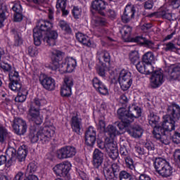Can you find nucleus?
<instances>
[{"label":"nucleus","instance_id":"46","mask_svg":"<svg viewBox=\"0 0 180 180\" xmlns=\"http://www.w3.org/2000/svg\"><path fill=\"white\" fill-rule=\"evenodd\" d=\"M8 130L6 128L0 124V143H4L6 140Z\"/></svg>","mask_w":180,"mask_h":180},{"label":"nucleus","instance_id":"28","mask_svg":"<svg viewBox=\"0 0 180 180\" xmlns=\"http://www.w3.org/2000/svg\"><path fill=\"white\" fill-rule=\"evenodd\" d=\"M65 61L66 63L68 72H72L75 70V67H77V60L72 58H66Z\"/></svg>","mask_w":180,"mask_h":180},{"label":"nucleus","instance_id":"57","mask_svg":"<svg viewBox=\"0 0 180 180\" xmlns=\"http://www.w3.org/2000/svg\"><path fill=\"white\" fill-rule=\"evenodd\" d=\"M6 153L11 158H15V157L18 156L16 155V150L13 148H9Z\"/></svg>","mask_w":180,"mask_h":180},{"label":"nucleus","instance_id":"31","mask_svg":"<svg viewBox=\"0 0 180 180\" xmlns=\"http://www.w3.org/2000/svg\"><path fill=\"white\" fill-rule=\"evenodd\" d=\"M20 81L15 82H10L8 84V88L11 91L14 92H19L20 90L25 89V87L22 86V84L20 82Z\"/></svg>","mask_w":180,"mask_h":180},{"label":"nucleus","instance_id":"20","mask_svg":"<svg viewBox=\"0 0 180 180\" xmlns=\"http://www.w3.org/2000/svg\"><path fill=\"white\" fill-rule=\"evenodd\" d=\"M97 58L101 65L105 67V63H103V61L104 63H108V64L110 63V53L107 51H98L97 52Z\"/></svg>","mask_w":180,"mask_h":180},{"label":"nucleus","instance_id":"62","mask_svg":"<svg viewBox=\"0 0 180 180\" xmlns=\"http://www.w3.org/2000/svg\"><path fill=\"white\" fill-rule=\"evenodd\" d=\"M106 15L110 18V19H115L116 18V12L115 10L109 9L106 12Z\"/></svg>","mask_w":180,"mask_h":180},{"label":"nucleus","instance_id":"43","mask_svg":"<svg viewBox=\"0 0 180 180\" xmlns=\"http://www.w3.org/2000/svg\"><path fill=\"white\" fill-rule=\"evenodd\" d=\"M8 14V11L5 8H0V27H3L4 22L6 20V15Z\"/></svg>","mask_w":180,"mask_h":180},{"label":"nucleus","instance_id":"16","mask_svg":"<svg viewBox=\"0 0 180 180\" xmlns=\"http://www.w3.org/2000/svg\"><path fill=\"white\" fill-rule=\"evenodd\" d=\"M96 141V129L94 127H89L85 134V142L86 146L92 147Z\"/></svg>","mask_w":180,"mask_h":180},{"label":"nucleus","instance_id":"34","mask_svg":"<svg viewBox=\"0 0 180 180\" xmlns=\"http://www.w3.org/2000/svg\"><path fill=\"white\" fill-rule=\"evenodd\" d=\"M59 26L62 29V30H64L65 32L67 34H71L72 33V30H71V27H70V25L67 23L65 20H60L59 22Z\"/></svg>","mask_w":180,"mask_h":180},{"label":"nucleus","instance_id":"58","mask_svg":"<svg viewBox=\"0 0 180 180\" xmlns=\"http://www.w3.org/2000/svg\"><path fill=\"white\" fill-rule=\"evenodd\" d=\"M1 68L4 71H6L7 72H11L13 68H12V66L8 63H3L1 64Z\"/></svg>","mask_w":180,"mask_h":180},{"label":"nucleus","instance_id":"55","mask_svg":"<svg viewBox=\"0 0 180 180\" xmlns=\"http://www.w3.org/2000/svg\"><path fill=\"white\" fill-rule=\"evenodd\" d=\"M28 54L31 57H34L35 56H37L39 54V52L37 51V47L30 46L28 48Z\"/></svg>","mask_w":180,"mask_h":180},{"label":"nucleus","instance_id":"48","mask_svg":"<svg viewBox=\"0 0 180 180\" xmlns=\"http://www.w3.org/2000/svg\"><path fill=\"white\" fill-rule=\"evenodd\" d=\"M96 91L97 92H99L101 95H108V88L103 83H101V84L99 85L98 88L96 89Z\"/></svg>","mask_w":180,"mask_h":180},{"label":"nucleus","instance_id":"50","mask_svg":"<svg viewBox=\"0 0 180 180\" xmlns=\"http://www.w3.org/2000/svg\"><path fill=\"white\" fill-rule=\"evenodd\" d=\"M36 171H37V165H36V163L31 162L27 165V172H28V174H33V172H36Z\"/></svg>","mask_w":180,"mask_h":180},{"label":"nucleus","instance_id":"4","mask_svg":"<svg viewBox=\"0 0 180 180\" xmlns=\"http://www.w3.org/2000/svg\"><path fill=\"white\" fill-rule=\"evenodd\" d=\"M117 116L124 123H133L134 119L141 116V108L136 105H131L129 107L128 111L124 108H119Z\"/></svg>","mask_w":180,"mask_h":180},{"label":"nucleus","instance_id":"45","mask_svg":"<svg viewBox=\"0 0 180 180\" xmlns=\"http://www.w3.org/2000/svg\"><path fill=\"white\" fill-rule=\"evenodd\" d=\"M64 167L61 166V163L56 165L53 168V172L57 175L58 176H65L64 175V172H63Z\"/></svg>","mask_w":180,"mask_h":180},{"label":"nucleus","instance_id":"51","mask_svg":"<svg viewBox=\"0 0 180 180\" xmlns=\"http://www.w3.org/2000/svg\"><path fill=\"white\" fill-rule=\"evenodd\" d=\"M105 150L107 153H110V151H113V150H117V146L113 142H109L108 143H105Z\"/></svg>","mask_w":180,"mask_h":180},{"label":"nucleus","instance_id":"33","mask_svg":"<svg viewBox=\"0 0 180 180\" xmlns=\"http://www.w3.org/2000/svg\"><path fill=\"white\" fill-rule=\"evenodd\" d=\"M142 61L145 63V64H151L154 61V53L153 52H146L142 58Z\"/></svg>","mask_w":180,"mask_h":180},{"label":"nucleus","instance_id":"47","mask_svg":"<svg viewBox=\"0 0 180 180\" xmlns=\"http://www.w3.org/2000/svg\"><path fill=\"white\" fill-rule=\"evenodd\" d=\"M154 66L151 63H146L145 65V72L143 74H146V75H149V74H154L155 71H154Z\"/></svg>","mask_w":180,"mask_h":180},{"label":"nucleus","instance_id":"18","mask_svg":"<svg viewBox=\"0 0 180 180\" xmlns=\"http://www.w3.org/2000/svg\"><path fill=\"white\" fill-rule=\"evenodd\" d=\"M106 6H108V2L103 0H94L91 2V8L97 11L102 16L105 15L103 11L106 9Z\"/></svg>","mask_w":180,"mask_h":180},{"label":"nucleus","instance_id":"53","mask_svg":"<svg viewBox=\"0 0 180 180\" xmlns=\"http://www.w3.org/2000/svg\"><path fill=\"white\" fill-rule=\"evenodd\" d=\"M169 5L173 9H178L180 6V0H169Z\"/></svg>","mask_w":180,"mask_h":180},{"label":"nucleus","instance_id":"25","mask_svg":"<svg viewBox=\"0 0 180 180\" xmlns=\"http://www.w3.org/2000/svg\"><path fill=\"white\" fill-rule=\"evenodd\" d=\"M143 128L139 125H136L132 127L130 130L128 131L129 134L131 136V137H134L135 139H139L143 136Z\"/></svg>","mask_w":180,"mask_h":180},{"label":"nucleus","instance_id":"49","mask_svg":"<svg viewBox=\"0 0 180 180\" xmlns=\"http://www.w3.org/2000/svg\"><path fill=\"white\" fill-rule=\"evenodd\" d=\"M138 63L136 65V70L139 71V72H141V74H144L146 72V65L144 64V62H137Z\"/></svg>","mask_w":180,"mask_h":180},{"label":"nucleus","instance_id":"6","mask_svg":"<svg viewBox=\"0 0 180 180\" xmlns=\"http://www.w3.org/2000/svg\"><path fill=\"white\" fill-rule=\"evenodd\" d=\"M120 33L122 34V37L124 41H136V43H142V44H145L149 49H154V42L150 41L143 37H136L134 39L131 38V27L129 25L124 26L120 30Z\"/></svg>","mask_w":180,"mask_h":180},{"label":"nucleus","instance_id":"9","mask_svg":"<svg viewBox=\"0 0 180 180\" xmlns=\"http://www.w3.org/2000/svg\"><path fill=\"white\" fill-rule=\"evenodd\" d=\"M13 128L18 136H23L27 131V124L26 121L22 118H15L13 120Z\"/></svg>","mask_w":180,"mask_h":180},{"label":"nucleus","instance_id":"5","mask_svg":"<svg viewBox=\"0 0 180 180\" xmlns=\"http://www.w3.org/2000/svg\"><path fill=\"white\" fill-rule=\"evenodd\" d=\"M148 120L149 122V124L153 127V135L156 140H158L159 143H161V144L168 146V144H169V139H168V136H167V135H161V134H160V130H162V128L158 126L160 117L157 115V113L150 112L148 117Z\"/></svg>","mask_w":180,"mask_h":180},{"label":"nucleus","instance_id":"41","mask_svg":"<svg viewBox=\"0 0 180 180\" xmlns=\"http://www.w3.org/2000/svg\"><path fill=\"white\" fill-rule=\"evenodd\" d=\"M60 164L61 166L63 167V169H62V172H63V175H65V176H67V175H68L71 169V163L68 161H65Z\"/></svg>","mask_w":180,"mask_h":180},{"label":"nucleus","instance_id":"27","mask_svg":"<svg viewBox=\"0 0 180 180\" xmlns=\"http://www.w3.org/2000/svg\"><path fill=\"white\" fill-rule=\"evenodd\" d=\"M26 155H27V149H26V146H20L17 152V160L20 162H22L26 159Z\"/></svg>","mask_w":180,"mask_h":180},{"label":"nucleus","instance_id":"59","mask_svg":"<svg viewBox=\"0 0 180 180\" xmlns=\"http://www.w3.org/2000/svg\"><path fill=\"white\" fill-rule=\"evenodd\" d=\"M13 11L15 13H22V6L20 5V3H16L13 5V8H12Z\"/></svg>","mask_w":180,"mask_h":180},{"label":"nucleus","instance_id":"7","mask_svg":"<svg viewBox=\"0 0 180 180\" xmlns=\"http://www.w3.org/2000/svg\"><path fill=\"white\" fill-rule=\"evenodd\" d=\"M118 81L120 84L121 89H122V91H127V89L131 86V84H133L131 73L130 72H127V70H121Z\"/></svg>","mask_w":180,"mask_h":180},{"label":"nucleus","instance_id":"64","mask_svg":"<svg viewBox=\"0 0 180 180\" xmlns=\"http://www.w3.org/2000/svg\"><path fill=\"white\" fill-rule=\"evenodd\" d=\"M120 153L121 155L124 157V158L125 157H129V152L127 151V148H126V146L121 147L120 149Z\"/></svg>","mask_w":180,"mask_h":180},{"label":"nucleus","instance_id":"15","mask_svg":"<svg viewBox=\"0 0 180 180\" xmlns=\"http://www.w3.org/2000/svg\"><path fill=\"white\" fill-rule=\"evenodd\" d=\"M39 82L44 89L54 91L56 89V80L50 77L43 76L39 77Z\"/></svg>","mask_w":180,"mask_h":180},{"label":"nucleus","instance_id":"21","mask_svg":"<svg viewBox=\"0 0 180 180\" xmlns=\"http://www.w3.org/2000/svg\"><path fill=\"white\" fill-rule=\"evenodd\" d=\"M71 126L75 133L81 134V129H82V120L81 118L78 117V116L72 117Z\"/></svg>","mask_w":180,"mask_h":180},{"label":"nucleus","instance_id":"40","mask_svg":"<svg viewBox=\"0 0 180 180\" xmlns=\"http://www.w3.org/2000/svg\"><path fill=\"white\" fill-rule=\"evenodd\" d=\"M9 79L11 82L20 81V77L19 72H16L15 69H13L8 74Z\"/></svg>","mask_w":180,"mask_h":180},{"label":"nucleus","instance_id":"60","mask_svg":"<svg viewBox=\"0 0 180 180\" xmlns=\"http://www.w3.org/2000/svg\"><path fill=\"white\" fill-rule=\"evenodd\" d=\"M72 14L75 19H79V17L81 16V9H79L78 7H74Z\"/></svg>","mask_w":180,"mask_h":180},{"label":"nucleus","instance_id":"32","mask_svg":"<svg viewBox=\"0 0 180 180\" xmlns=\"http://www.w3.org/2000/svg\"><path fill=\"white\" fill-rule=\"evenodd\" d=\"M105 131V133H108L111 139H113V137H116V136L119 134V131H117V129H116V127L113 125H108L105 129V131Z\"/></svg>","mask_w":180,"mask_h":180},{"label":"nucleus","instance_id":"26","mask_svg":"<svg viewBox=\"0 0 180 180\" xmlns=\"http://www.w3.org/2000/svg\"><path fill=\"white\" fill-rule=\"evenodd\" d=\"M169 162L162 158H157L155 160L154 165L157 172H160Z\"/></svg>","mask_w":180,"mask_h":180},{"label":"nucleus","instance_id":"38","mask_svg":"<svg viewBox=\"0 0 180 180\" xmlns=\"http://www.w3.org/2000/svg\"><path fill=\"white\" fill-rule=\"evenodd\" d=\"M103 172L106 180H114L113 175H115V174L112 172L110 167H104Z\"/></svg>","mask_w":180,"mask_h":180},{"label":"nucleus","instance_id":"24","mask_svg":"<svg viewBox=\"0 0 180 180\" xmlns=\"http://www.w3.org/2000/svg\"><path fill=\"white\" fill-rule=\"evenodd\" d=\"M18 95L15 98V101L18 102V103H23L25 101H26L27 98V95H29V91L27 89L24 88L18 91Z\"/></svg>","mask_w":180,"mask_h":180},{"label":"nucleus","instance_id":"14","mask_svg":"<svg viewBox=\"0 0 180 180\" xmlns=\"http://www.w3.org/2000/svg\"><path fill=\"white\" fill-rule=\"evenodd\" d=\"M177 121L168 117V116L163 117V123L162 124V130H160V133H164V131H172L175 130V123Z\"/></svg>","mask_w":180,"mask_h":180},{"label":"nucleus","instance_id":"11","mask_svg":"<svg viewBox=\"0 0 180 180\" xmlns=\"http://www.w3.org/2000/svg\"><path fill=\"white\" fill-rule=\"evenodd\" d=\"M167 117L176 120L178 122L180 119V106L179 105L173 103L171 105L167 106Z\"/></svg>","mask_w":180,"mask_h":180},{"label":"nucleus","instance_id":"44","mask_svg":"<svg viewBox=\"0 0 180 180\" xmlns=\"http://www.w3.org/2000/svg\"><path fill=\"white\" fill-rule=\"evenodd\" d=\"M124 160L125 161L126 167L129 169L133 170L136 169V166L134 165V161L130 156L124 158Z\"/></svg>","mask_w":180,"mask_h":180},{"label":"nucleus","instance_id":"19","mask_svg":"<svg viewBox=\"0 0 180 180\" xmlns=\"http://www.w3.org/2000/svg\"><path fill=\"white\" fill-rule=\"evenodd\" d=\"M103 162V153L98 149H95L93 154V165L96 169H99Z\"/></svg>","mask_w":180,"mask_h":180},{"label":"nucleus","instance_id":"3","mask_svg":"<svg viewBox=\"0 0 180 180\" xmlns=\"http://www.w3.org/2000/svg\"><path fill=\"white\" fill-rule=\"evenodd\" d=\"M46 101L44 99L34 98L31 103L28 110L27 117L30 122H33L35 124H41L43 123V115L40 114V106L46 105Z\"/></svg>","mask_w":180,"mask_h":180},{"label":"nucleus","instance_id":"8","mask_svg":"<svg viewBox=\"0 0 180 180\" xmlns=\"http://www.w3.org/2000/svg\"><path fill=\"white\" fill-rule=\"evenodd\" d=\"M56 154L59 160L72 158L77 154V149L75 147L68 146L58 150Z\"/></svg>","mask_w":180,"mask_h":180},{"label":"nucleus","instance_id":"54","mask_svg":"<svg viewBox=\"0 0 180 180\" xmlns=\"http://www.w3.org/2000/svg\"><path fill=\"white\" fill-rule=\"evenodd\" d=\"M96 26H105L106 20L101 18H96L94 20Z\"/></svg>","mask_w":180,"mask_h":180},{"label":"nucleus","instance_id":"37","mask_svg":"<svg viewBox=\"0 0 180 180\" xmlns=\"http://www.w3.org/2000/svg\"><path fill=\"white\" fill-rule=\"evenodd\" d=\"M129 60L132 64H136L140 61V55H139V51H132L129 53Z\"/></svg>","mask_w":180,"mask_h":180},{"label":"nucleus","instance_id":"30","mask_svg":"<svg viewBox=\"0 0 180 180\" xmlns=\"http://www.w3.org/2000/svg\"><path fill=\"white\" fill-rule=\"evenodd\" d=\"M120 180H137L136 176L127 172L126 170H122L119 174Z\"/></svg>","mask_w":180,"mask_h":180},{"label":"nucleus","instance_id":"23","mask_svg":"<svg viewBox=\"0 0 180 180\" xmlns=\"http://www.w3.org/2000/svg\"><path fill=\"white\" fill-rule=\"evenodd\" d=\"M76 39L84 46H86V47H92V43H91V39H89L88 36L81 32H78L76 34Z\"/></svg>","mask_w":180,"mask_h":180},{"label":"nucleus","instance_id":"36","mask_svg":"<svg viewBox=\"0 0 180 180\" xmlns=\"http://www.w3.org/2000/svg\"><path fill=\"white\" fill-rule=\"evenodd\" d=\"M170 76L173 79H179L180 81V64L173 68Z\"/></svg>","mask_w":180,"mask_h":180},{"label":"nucleus","instance_id":"10","mask_svg":"<svg viewBox=\"0 0 180 180\" xmlns=\"http://www.w3.org/2000/svg\"><path fill=\"white\" fill-rule=\"evenodd\" d=\"M164 84V73L162 70H155L150 77V86L152 88H160Z\"/></svg>","mask_w":180,"mask_h":180},{"label":"nucleus","instance_id":"39","mask_svg":"<svg viewBox=\"0 0 180 180\" xmlns=\"http://www.w3.org/2000/svg\"><path fill=\"white\" fill-rule=\"evenodd\" d=\"M165 51H170L171 53L178 51L180 50V48H177L176 46L172 42H168L165 44V47L163 48Z\"/></svg>","mask_w":180,"mask_h":180},{"label":"nucleus","instance_id":"35","mask_svg":"<svg viewBox=\"0 0 180 180\" xmlns=\"http://www.w3.org/2000/svg\"><path fill=\"white\" fill-rule=\"evenodd\" d=\"M63 54L64 53L58 50H54L53 51H52L53 63H58V61L63 60Z\"/></svg>","mask_w":180,"mask_h":180},{"label":"nucleus","instance_id":"1","mask_svg":"<svg viewBox=\"0 0 180 180\" xmlns=\"http://www.w3.org/2000/svg\"><path fill=\"white\" fill-rule=\"evenodd\" d=\"M53 23L50 21H40L38 25L33 30L34 43L35 46H40L41 40L47 43L49 46H54L56 40L58 37L57 31L51 30Z\"/></svg>","mask_w":180,"mask_h":180},{"label":"nucleus","instance_id":"17","mask_svg":"<svg viewBox=\"0 0 180 180\" xmlns=\"http://www.w3.org/2000/svg\"><path fill=\"white\" fill-rule=\"evenodd\" d=\"M148 18H154V16L162 18L163 19H167V20H174V15L171 11L168 8H162L160 11L152 13L148 15Z\"/></svg>","mask_w":180,"mask_h":180},{"label":"nucleus","instance_id":"22","mask_svg":"<svg viewBox=\"0 0 180 180\" xmlns=\"http://www.w3.org/2000/svg\"><path fill=\"white\" fill-rule=\"evenodd\" d=\"M51 68L53 71H58L60 74H65V72H68L65 59L60 64H59L58 62H53Z\"/></svg>","mask_w":180,"mask_h":180},{"label":"nucleus","instance_id":"29","mask_svg":"<svg viewBox=\"0 0 180 180\" xmlns=\"http://www.w3.org/2000/svg\"><path fill=\"white\" fill-rule=\"evenodd\" d=\"M173 172H174L172 171V167H171V165H169V163H167L164 169L160 170V172L158 174L162 176H164L165 178H168V176H171V175H172Z\"/></svg>","mask_w":180,"mask_h":180},{"label":"nucleus","instance_id":"56","mask_svg":"<svg viewBox=\"0 0 180 180\" xmlns=\"http://www.w3.org/2000/svg\"><path fill=\"white\" fill-rule=\"evenodd\" d=\"M108 155L112 160H116L119 157V150L117 149L112 150L108 152Z\"/></svg>","mask_w":180,"mask_h":180},{"label":"nucleus","instance_id":"42","mask_svg":"<svg viewBox=\"0 0 180 180\" xmlns=\"http://www.w3.org/2000/svg\"><path fill=\"white\" fill-rule=\"evenodd\" d=\"M14 32V46L15 47H20L22 44H23V39H22V37L18 33H16V31L13 30Z\"/></svg>","mask_w":180,"mask_h":180},{"label":"nucleus","instance_id":"2","mask_svg":"<svg viewBox=\"0 0 180 180\" xmlns=\"http://www.w3.org/2000/svg\"><path fill=\"white\" fill-rule=\"evenodd\" d=\"M54 127H45L44 129L41 128L38 131L31 130L29 139L32 143H37L40 140L42 144H47L54 136Z\"/></svg>","mask_w":180,"mask_h":180},{"label":"nucleus","instance_id":"12","mask_svg":"<svg viewBox=\"0 0 180 180\" xmlns=\"http://www.w3.org/2000/svg\"><path fill=\"white\" fill-rule=\"evenodd\" d=\"M74 86V80L70 77L64 79V84L61 87L62 96H71V88Z\"/></svg>","mask_w":180,"mask_h":180},{"label":"nucleus","instance_id":"13","mask_svg":"<svg viewBox=\"0 0 180 180\" xmlns=\"http://www.w3.org/2000/svg\"><path fill=\"white\" fill-rule=\"evenodd\" d=\"M134 13H136V8L131 4H128L124 8L123 15H122V20L124 23H129L133 18H134Z\"/></svg>","mask_w":180,"mask_h":180},{"label":"nucleus","instance_id":"63","mask_svg":"<svg viewBox=\"0 0 180 180\" xmlns=\"http://www.w3.org/2000/svg\"><path fill=\"white\" fill-rule=\"evenodd\" d=\"M172 141L175 143V144H180V133L175 132L172 138Z\"/></svg>","mask_w":180,"mask_h":180},{"label":"nucleus","instance_id":"52","mask_svg":"<svg viewBox=\"0 0 180 180\" xmlns=\"http://www.w3.org/2000/svg\"><path fill=\"white\" fill-rule=\"evenodd\" d=\"M64 8H67V0H57L56 8L64 9Z\"/></svg>","mask_w":180,"mask_h":180},{"label":"nucleus","instance_id":"61","mask_svg":"<svg viewBox=\"0 0 180 180\" xmlns=\"http://www.w3.org/2000/svg\"><path fill=\"white\" fill-rule=\"evenodd\" d=\"M92 84L94 88L96 89L97 88H99V86L101 85L103 83L101 82V80L98 77H94L92 80Z\"/></svg>","mask_w":180,"mask_h":180}]
</instances>
